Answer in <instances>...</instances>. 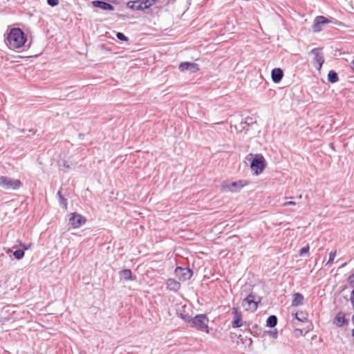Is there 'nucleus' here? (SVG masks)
<instances>
[{
  "instance_id": "1",
  "label": "nucleus",
  "mask_w": 354,
  "mask_h": 354,
  "mask_svg": "<svg viewBox=\"0 0 354 354\" xmlns=\"http://www.w3.org/2000/svg\"><path fill=\"white\" fill-rule=\"evenodd\" d=\"M27 35L20 28H12L7 33L5 43L10 49H16L23 47L27 41Z\"/></svg>"
},
{
  "instance_id": "2",
  "label": "nucleus",
  "mask_w": 354,
  "mask_h": 354,
  "mask_svg": "<svg viewBox=\"0 0 354 354\" xmlns=\"http://www.w3.org/2000/svg\"><path fill=\"white\" fill-rule=\"evenodd\" d=\"M246 158L250 160V167L254 175L259 176L263 173L266 167L267 162L261 153H257L254 156L250 153L247 156Z\"/></svg>"
},
{
  "instance_id": "3",
  "label": "nucleus",
  "mask_w": 354,
  "mask_h": 354,
  "mask_svg": "<svg viewBox=\"0 0 354 354\" xmlns=\"http://www.w3.org/2000/svg\"><path fill=\"white\" fill-rule=\"evenodd\" d=\"M248 182L245 180L230 182L224 180L221 184V190L222 192H239L242 188L248 185Z\"/></svg>"
},
{
  "instance_id": "4",
  "label": "nucleus",
  "mask_w": 354,
  "mask_h": 354,
  "mask_svg": "<svg viewBox=\"0 0 354 354\" xmlns=\"http://www.w3.org/2000/svg\"><path fill=\"white\" fill-rule=\"evenodd\" d=\"M262 297L252 291L241 302L242 306L245 310H257L259 304L261 303Z\"/></svg>"
},
{
  "instance_id": "5",
  "label": "nucleus",
  "mask_w": 354,
  "mask_h": 354,
  "mask_svg": "<svg viewBox=\"0 0 354 354\" xmlns=\"http://www.w3.org/2000/svg\"><path fill=\"white\" fill-rule=\"evenodd\" d=\"M156 0H136L127 2V7L132 10H144L156 3Z\"/></svg>"
},
{
  "instance_id": "6",
  "label": "nucleus",
  "mask_w": 354,
  "mask_h": 354,
  "mask_svg": "<svg viewBox=\"0 0 354 354\" xmlns=\"http://www.w3.org/2000/svg\"><path fill=\"white\" fill-rule=\"evenodd\" d=\"M22 185L19 179H13L7 176L0 177V187L5 189L17 190Z\"/></svg>"
},
{
  "instance_id": "7",
  "label": "nucleus",
  "mask_w": 354,
  "mask_h": 354,
  "mask_svg": "<svg viewBox=\"0 0 354 354\" xmlns=\"http://www.w3.org/2000/svg\"><path fill=\"white\" fill-rule=\"evenodd\" d=\"M208 319L205 315H197L192 319V325L201 331L209 332L207 326Z\"/></svg>"
},
{
  "instance_id": "8",
  "label": "nucleus",
  "mask_w": 354,
  "mask_h": 354,
  "mask_svg": "<svg viewBox=\"0 0 354 354\" xmlns=\"http://www.w3.org/2000/svg\"><path fill=\"white\" fill-rule=\"evenodd\" d=\"M310 54L314 55L313 63L317 70L321 71L322 65L325 62L322 48H315L310 50Z\"/></svg>"
},
{
  "instance_id": "9",
  "label": "nucleus",
  "mask_w": 354,
  "mask_h": 354,
  "mask_svg": "<svg viewBox=\"0 0 354 354\" xmlns=\"http://www.w3.org/2000/svg\"><path fill=\"white\" fill-rule=\"evenodd\" d=\"M86 222V218L77 212H73L70 214L69 224L74 229L79 228L85 224Z\"/></svg>"
},
{
  "instance_id": "10",
  "label": "nucleus",
  "mask_w": 354,
  "mask_h": 354,
  "mask_svg": "<svg viewBox=\"0 0 354 354\" xmlns=\"http://www.w3.org/2000/svg\"><path fill=\"white\" fill-rule=\"evenodd\" d=\"M175 274L180 281H187L191 279L193 275V270L189 268L177 266L175 269Z\"/></svg>"
},
{
  "instance_id": "11",
  "label": "nucleus",
  "mask_w": 354,
  "mask_h": 354,
  "mask_svg": "<svg viewBox=\"0 0 354 354\" xmlns=\"http://www.w3.org/2000/svg\"><path fill=\"white\" fill-rule=\"evenodd\" d=\"M295 316L298 322L305 324L306 333L312 330L313 325L308 319L306 311H296Z\"/></svg>"
},
{
  "instance_id": "12",
  "label": "nucleus",
  "mask_w": 354,
  "mask_h": 354,
  "mask_svg": "<svg viewBox=\"0 0 354 354\" xmlns=\"http://www.w3.org/2000/svg\"><path fill=\"white\" fill-rule=\"evenodd\" d=\"M330 21L324 16H317L315 18L313 24V30L315 32H320L322 30V26L325 24L330 23Z\"/></svg>"
},
{
  "instance_id": "13",
  "label": "nucleus",
  "mask_w": 354,
  "mask_h": 354,
  "mask_svg": "<svg viewBox=\"0 0 354 354\" xmlns=\"http://www.w3.org/2000/svg\"><path fill=\"white\" fill-rule=\"evenodd\" d=\"M179 70L181 72L189 71L191 73H196L199 71V66L198 64L194 62H183L179 64Z\"/></svg>"
},
{
  "instance_id": "14",
  "label": "nucleus",
  "mask_w": 354,
  "mask_h": 354,
  "mask_svg": "<svg viewBox=\"0 0 354 354\" xmlns=\"http://www.w3.org/2000/svg\"><path fill=\"white\" fill-rule=\"evenodd\" d=\"M91 3L94 8H100L103 10L113 11L115 9L113 5L103 0H94Z\"/></svg>"
},
{
  "instance_id": "15",
  "label": "nucleus",
  "mask_w": 354,
  "mask_h": 354,
  "mask_svg": "<svg viewBox=\"0 0 354 354\" xmlns=\"http://www.w3.org/2000/svg\"><path fill=\"white\" fill-rule=\"evenodd\" d=\"M284 75L283 71L281 68H274L271 71V79L275 84H279Z\"/></svg>"
},
{
  "instance_id": "16",
  "label": "nucleus",
  "mask_w": 354,
  "mask_h": 354,
  "mask_svg": "<svg viewBox=\"0 0 354 354\" xmlns=\"http://www.w3.org/2000/svg\"><path fill=\"white\" fill-rule=\"evenodd\" d=\"M180 286V283L174 279L169 278L166 281V288L170 291L177 292Z\"/></svg>"
},
{
  "instance_id": "17",
  "label": "nucleus",
  "mask_w": 354,
  "mask_h": 354,
  "mask_svg": "<svg viewBox=\"0 0 354 354\" xmlns=\"http://www.w3.org/2000/svg\"><path fill=\"white\" fill-rule=\"evenodd\" d=\"M243 325L241 311H234V319L232 323L233 328H239Z\"/></svg>"
},
{
  "instance_id": "18",
  "label": "nucleus",
  "mask_w": 354,
  "mask_h": 354,
  "mask_svg": "<svg viewBox=\"0 0 354 354\" xmlns=\"http://www.w3.org/2000/svg\"><path fill=\"white\" fill-rule=\"evenodd\" d=\"M347 322L348 321L345 318V315L342 311H339L333 319V324L338 327L342 326Z\"/></svg>"
},
{
  "instance_id": "19",
  "label": "nucleus",
  "mask_w": 354,
  "mask_h": 354,
  "mask_svg": "<svg viewBox=\"0 0 354 354\" xmlns=\"http://www.w3.org/2000/svg\"><path fill=\"white\" fill-rule=\"evenodd\" d=\"M304 297L301 293L297 292L293 295L292 306L297 307L303 304Z\"/></svg>"
},
{
  "instance_id": "20",
  "label": "nucleus",
  "mask_w": 354,
  "mask_h": 354,
  "mask_svg": "<svg viewBox=\"0 0 354 354\" xmlns=\"http://www.w3.org/2000/svg\"><path fill=\"white\" fill-rule=\"evenodd\" d=\"M119 275L122 279L125 281H133L132 272L130 269L122 270L119 272Z\"/></svg>"
},
{
  "instance_id": "21",
  "label": "nucleus",
  "mask_w": 354,
  "mask_h": 354,
  "mask_svg": "<svg viewBox=\"0 0 354 354\" xmlns=\"http://www.w3.org/2000/svg\"><path fill=\"white\" fill-rule=\"evenodd\" d=\"M328 81L331 84L336 83L339 81V76L335 71H329L328 73Z\"/></svg>"
},
{
  "instance_id": "22",
  "label": "nucleus",
  "mask_w": 354,
  "mask_h": 354,
  "mask_svg": "<svg viewBox=\"0 0 354 354\" xmlns=\"http://www.w3.org/2000/svg\"><path fill=\"white\" fill-rule=\"evenodd\" d=\"M277 324V317L275 315H270L267 319L266 325L268 327L273 328Z\"/></svg>"
},
{
  "instance_id": "23",
  "label": "nucleus",
  "mask_w": 354,
  "mask_h": 354,
  "mask_svg": "<svg viewBox=\"0 0 354 354\" xmlns=\"http://www.w3.org/2000/svg\"><path fill=\"white\" fill-rule=\"evenodd\" d=\"M58 198H59V205L66 209L67 208V205H68V202H67V199L66 198H64V196L61 194V192L59 191L57 194Z\"/></svg>"
},
{
  "instance_id": "24",
  "label": "nucleus",
  "mask_w": 354,
  "mask_h": 354,
  "mask_svg": "<svg viewBox=\"0 0 354 354\" xmlns=\"http://www.w3.org/2000/svg\"><path fill=\"white\" fill-rule=\"evenodd\" d=\"M25 252L24 250L17 249L13 252V256L17 260H20L24 258Z\"/></svg>"
},
{
  "instance_id": "25",
  "label": "nucleus",
  "mask_w": 354,
  "mask_h": 354,
  "mask_svg": "<svg viewBox=\"0 0 354 354\" xmlns=\"http://www.w3.org/2000/svg\"><path fill=\"white\" fill-rule=\"evenodd\" d=\"M307 333H306V326L301 328H296L294 331V335L296 337H299V336L305 335Z\"/></svg>"
},
{
  "instance_id": "26",
  "label": "nucleus",
  "mask_w": 354,
  "mask_h": 354,
  "mask_svg": "<svg viewBox=\"0 0 354 354\" xmlns=\"http://www.w3.org/2000/svg\"><path fill=\"white\" fill-rule=\"evenodd\" d=\"M115 35H116L117 39H119L120 41H129V38L123 32H117Z\"/></svg>"
},
{
  "instance_id": "27",
  "label": "nucleus",
  "mask_w": 354,
  "mask_h": 354,
  "mask_svg": "<svg viewBox=\"0 0 354 354\" xmlns=\"http://www.w3.org/2000/svg\"><path fill=\"white\" fill-rule=\"evenodd\" d=\"M310 247L308 245L301 248L299 250V256L304 257L309 254Z\"/></svg>"
},
{
  "instance_id": "28",
  "label": "nucleus",
  "mask_w": 354,
  "mask_h": 354,
  "mask_svg": "<svg viewBox=\"0 0 354 354\" xmlns=\"http://www.w3.org/2000/svg\"><path fill=\"white\" fill-rule=\"evenodd\" d=\"M177 315L180 317L182 318L183 319H184L185 322H192V318L191 317V316L188 315H185L183 313H178V311H177Z\"/></svg>"
},
{
  "instance_id": "29",
  "label": "nucleus",
  "mask_w": 354,
  "mask_h": 354,
  "mask_svg": "<svg viewBox=\"0 0 354 354\" xmlns=\"http://www.w3.org/2000/svg\"><path fill=\"white\" fill-rule=\"evenodd\" d=\"M335 256H336V251L330 252L329 254L328 260L327 263H326V266L331 264L333 262V261L335 258Z\"/></svg>"
},
{
  "instance_id": "30",
  "label": "nucleus",
  "mask_w": 354,
  "mask_h": 354,
  "mask_svg": "<svg viewBox=\"0 0 354 354\" xmlns=\"http://www.w3.org/2000/svg\"><path fill=\"white\" fill-rule=\"evenodd\" d=\"M47 3L51 7H55L59 4V0H47Z\"/></svg>"
},
{
  "instance_id": "31",
  "label": "nucleus",
  "mask_w": 354,
  "mask_h": 354,
  "mask_svg": "<svg viewBox=\"0 0 354 354\" xmlns=\"http://www.w3.org/2000/svg\"><path fill=\"white\" fill-rule=\"evenodd\" d=\"M60 167H64L66 169L65 171H67L71 168L69 163L66 160H62Z\"/></svg>"
},
{
  "instance_id": "32",
  "label": "nucleus",
  "mask_w": 354,
  "mask_h": 354,
  "mask_svg": "<svg viewBox=\"0 0 354 354\" xmlns=\"http://www.w3.org/2000/svg\"><path fill=\"white\" fill-rule=\"evenodd\" d=\"M271 337L274 338V339H277V336H278V332L277 330H270V331H267L266 332Z\"/></svg>"
},
{
  "instance_id": "33",
  "label": "nucleus",
  "mask_w": 354,
  "mask_h": 354,
  "mask_svg": "<svg viewBox=\"0 0 354 354\" xmlns=\"http://www.w3.org/2000/svg\"><path fill=\"white\" fill-rule=\"evenodd\" d=\"M19 244H20V246L22 248L21 250H24V252H25V250H28L31 246V244L23 243L21 241H19Z\"/></svg>"
},
{
  "instance_id": "34",
  "label": "nucleus",
  "mask_w": 354,
  "mask_h": 354,
  "mask_svg": "<svg viewBox=\"0 0 354 354\" xmlns=\"http://www.w3.org/2000/svg\"><path fill=\"white\" fill-rule=\"evenodd\" d=\"M118 18L119 19H122V20H126L127 19H129V16L127 15H124V14H116Z\"/></svg>"
},
{
  "instance_id": "35",
  "label": "nucleus",
  "mask_w": 354,
  "mask_h": 354,
  "mask_svg": "<svg viewBox=\"0 0 354 354\" xmlns=\"http://www.w3.org/2000/svg\"><path fill=\"white\" fill-rule=\"evenodd\" d=\"M348 282L351 285L354 284V273L348 277Z\"/></svg>"
},
{
  "instance_id": "36",
  "label": "nucleus",
  "mask_w": 354,
  "mask_h": 354,
  "mask_svg": "<svg viewBox=\"0 0 354 354\" xmlns=\"http://www.w3.org/2000/svg\"><path fill=\"white\" fill-rule=\"evenodd\" d=\"M350 301H351V303L353 310H354V288L353 289V290L351 292Z\"/></svg>"
},
{
  "instance_id": "37",
  "label": "nucleus",
  "mask_w": 354,
  "mask_h": 354,
  "mask_svg": "<svg viewBox=\"0 0 354 354\" xmlns=\"http://www.w3.org/2000/svg\"><path fill=\"white\" fill-rule=\"evenodd\" d=\"M296 203L292 201H290L283 203V206L295 205Z\"/></svg>"
},
{
  "instance_id": "38",
  "label": "nucleus",
  "mask_w": 354,
  "mask_h": 354,
  "mask_svg": "<svg viewBox=\"0 0 354 354\" xmlns=\"http://www.w3.org/2000/svg\"><path fill=\"white\" fill-rule=\"evenodd\" d=\"M28 131V132L32 133V134H35L36 131H37L36 130H35L33 129H30Z\"/></svg>"
},
{
  "instance_id": "39",
  "label": "nucleus",
  "mask_w": 354,
  "mask_h": 354,
  "mask_svg": "<svg viewBox=\"0 0 354 354\" xmlns=\"http://www.w3.org/2000/svg\"><path fill=\"white\" fill-rule=\"evenodd\" d=\"M351 68L353 72L354 73V59L351 62Z\"/></svg>"
},
{
  "instance_id": "40",
  "label": "nucleus",
  "mask_w": 354,
  "mask_h": 354,
  "mask_svg": "<svg viewBox=\"0 0 354 354\" xmlns=\"http://www.w3.org/2000/svg\"><path fill=\"white\" fill-rule=\"evenodd\" d=\"M17 131H19L20 133H25L26 131V130L24 129H18Z\"/></svg>"
},
{
  "instance_id": "41",
  "label": "nucleus",
  "mask_w": 354,
  "mask_h": 354,
  "mask_svg": "<svg viewBox=\"0 0 354 354\" xmlns=\"http://www.w3.org/2000/svg\"><path fill=\"white\" fill-rule=\"evenodd\" d=\"M235 338H238L237 335H232V339L233 340H234V339H235Z\"/></svg>"
},
{
  "instance_id": "42",
  "label": "nucleus",
  "mask_w": 354,
  "mask_h": 354,
  "mask_svg": "<svg viewBox=\"0 0 354 354\" xmlns=\"http://www.w3.org/2000/svg\"><path fill=\"white\" fill-rule=\"evenodd\" d=\"M232 310H239V307H233Z\"/></svg>"
},
{
  "instance_id": "43",
  "label": "nucleus",
  "mask_w": 354,
  "mask_h": 354,
  "mask_svg": "<svg viewBox=\"0 0 354 354\" xmlns=\"http://www.w3.org/2000/svg\"><path fill=\"white\" fill-rule=\"evenodd\" d=\"M346 265V263H344V264L342 265L341 267H344Z\"/></svg>"
},
{
  "instance_id": "44",
  "label": "nucleus",
  "mask_w": 354,
  "mask_h": 354,
  "mask_svg": "<svg viewBox=\"0 0 354 354\" xmlns=\"http://www.w3.org/2000/svg\"><path fill=\"white\" fill-rule=\"evenodd\" d=\"M352 335L354 337V328L352 330Z\"/></svg>"
},
{
  "instance_id": "45",
  "label": "nucleus",
  "mask_w": 354,
  "mask_h": 354,
  "mask_svg": "<svg viewBox=\"0 0 354 354\" xmlns=\"http://www.w3.org/2000/svg\"><path fill=\"white\" fill-rule=\"evenodd\" d=\"M352 335L354 337V328L352 330Z\"/></svg>"
}]
</instances>
